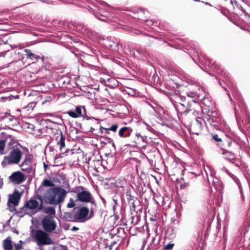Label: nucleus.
<instances>
[{"instance_id":"5fc2aeb1","label":"nucleus","mask_w":250,"mask_h":250,"mask_svg":"<svg viewBox=\"0 0 250 250\" xmlns=\"http://www.w3.org/2000/svg\"><path fill=\"white\" fill-rule=\"evenodd\" d=\"M38 198L39 200H40L41 201V202H42V196L38 195Z\"/></svg>"},{"instance_id":"a878e982","label":"nucleus","mask_w":250,"mask_h":250,"mask_svg":"<svg viewBox=\"0 0 250 250\" xmlns=\"http://www.w3.org/2000/svg\"><path fill=\"white\" fill-rule=\"evenodd\" d=\"M65 137L63 135L62 132L60 131V138L57 142V144L60 145V149L62 150V148L65 146Z\"/></svg>"},{"instance_id":"9b49d317","label":"nucleus","mask_w":250,"mask_h":250,"mask_svg":"<svg viewBox=\"0 0 250 250\" xmlns=\"http://www.w3.org/2000/svg\"><path fill=\"white\" fill-rule=\"evenodd\" d=\"M217 146L220 147L223 152L230 149H234L236 147L238 146L236 142L229 137H226L223 139L221 143L218 144Z\"/></svg>"},{"instance_id":"b1692460","label":"nucleus","mask_w":250,"mask_h":250,"mask_svg":"<svg viewBox=\"0 0 250 250\" xmlns=\"http://www.w3.org/2000/svg\"><path fill=\"white\" fill-rule=\"evenodd\" d=\"M118 127H119L118 125L116 124L112 125L111 126H110L108 128H105V127L101 126L99 131L101 134H102L103 133V130L112 131L115 132L117 131Z\"/></svg>"},{"instance_id":"2f4dec72","label":"nucleus","mask_w":250,"mask_h":250,"mask_svg":"<svg viewBox=\"0 0 250 250\" xmlns=\"http://www.w3.org/2000/svg\"><path fill=\"white\" fill-rule=\"evenodd\" d=\"M155 238H153L151 243L148 246L146 250H157V248L156 247V245L155 244Z\"/></svg>"},{"instance_id":"e433bc0d","label":"nucleus","mask_w":250,"mask_h":250,"mask_svg":"<svg viewBox=\"0 0 250 250\" xmlns=\"http://www.w3.org/2000/svg\"><path fill=\"white\" fill-rule=\"evenodd\" d=\"M212 137L215 141L218 142V144L221 143L222 139L219 138L217 134H212Z\"/></svg>"},{"instance_id":"6e6d98bb","label":"nucleus","mask_w":250,"mask_h":250,"mask_svg":"<svg viewBox=\"0 0 250 250\" xmlns=\"http://www.w3.org/2000/svg\"><path fill=\"white\" fill-rule=\"evenodd\" d=\"M243 2H245L246 3H248L250 2V0H241Z\"/></svg>"},{"instance_id":"c03bdc74","label":"nucleus","mask_w":250,"mask_h":250,"mask_svg":"<svg viewBox=\"0 0 250 250\" xmlns=\"http://www.w3.org/2000/svg\"><path fill=\"white\" fill-rule=\"evenodd\" d=\"M7 204L9 207V210L11 212H13L14 211L16 210V208L14 207H11L9 203H8Z\"/></svg>"},{"instance_id":"3c124183","label":"nucleus","mask_w":250,"mask_h":250,"mask_svg":"<svg viewBox=\"0 0 250 250\" xmlns=\"http://www.w3.org/2000/svg\"><path fill=\"white\" fill-rule=\"evenodd\" d=\"M146 139V136H142L140 140H141L143 142H145V140Z\"/></svg>"},{"instance_id":"69168bd1","label":"nucleus","mask_w":250,"mask_h":250,"mask_svg":"<svg viewBox=\"0 0 250 250\" xmlns=\"http://www.w3.org/2000/svg\"><path fill=\"white\" fill-rule=\"evenodd\" d=\"M193 134H196V135H198L200 132H192Z\"/></svg>"},{"instance_id":"39448f33","label":"nucleus","mask_w":250,"mask_h":250,"mask_svg":"<svg viewBox=\"0 0 250 250\" xmlns=\"http://www.w3.org/2000/svg\"><path fill=\"white\" fill-rule=\"evenodd\" d=\"M33 235L38 246L51 245L53 243L48 234L42 230H34Z\"/></svg>"},{"instance_id":"c9c22d12","label":"nucleus","mask_w":250,"mask_h":250,"mask_svg":"<svg viewBox=\"0 0 250 250\" xmlns=\"http://www.w3.org/2000/svg\"><path fill=\"white\" fill-rule=\"evenodd\" d=\"M174 245V243H169L164 246V250H171Z\"/></svg>"},{"instance_id":"ddd939ff","label":"nucleus","mask_w":250,"mask_h":250,"mask_svg":"<svg viewBox=\"0 0 250 250\" xmlns=\"http://www.w3.org/2000/svg\"><path fill=\"white\" fill-rule=\"evenodd\" d=\"M180 105L183 108V111L181 112L184 115H187L189 112L193 113L196 110V107H199L198 104L193 100L190 103H187L186 104L180 103Z\"/></svg>"},{"instance_id":"423d86ee","label":"nucleus","mask_w":250,"mask_h":250,"mask_svg":"<svg viewBox=\"0 0 250 250\" xmlns=\"http://www.w3.org/2000/svg\"><path fill=\"white\" fill-rule=\"evenodd\" d=\"M70 117L73 118H77L79 117H83L86 120H89L91 119L97 120V119L94 117H90L86 114V110L85 106L83 105H77L75 106V109L70 110L66 112Z\"/></svg>"},{"instance_id":"0eeeda50","label":"nucleus","mask_w":250,"mask_h":250,"mask_svg":"<svg viewBox=\"0 0 250 250\" xmlns=\"http://www.w3.org/2000/svg\"><path fill=\"white\" fill-rule=\"evenodd\" d=\"M118 188H122L123 190L125 191V196L126 199L129 204L132 202V206L133 208H135L134 202L135 200L137 199V197L136 196L134 188L131 185H127L125 184V185H121L120 186L116 185Z\"/></svg>"},{"instance_id":"de8ad7c7","label":"nucleus","mask_w":250,"mask_h":250,"mask_svg":"<svg viewBox=\"0 0 250 250\" xmlns=\"http://www.w3.org/2000/svg\"><path fill=\"white\" fill-rule=\"evenodd\" d=\"M60 247H61V250H68L66 246L60 245Z\"/></svg>"},{"instance_id":"aec40b11","label":"nucleus","mask_w":250,"mask_h":250,"mask_svg":"<svg viewBox=\"0 0 250 250\" xmlns=\"http://www.w3.org/2000/svg\"><path fill=\"white\" fill-rule=\"evenodd\" d=\"M25 55L27 56V59H31V60L36 62L40 58L39 56L33 53L31 51L28 49H24Z\"/></svg>"},{"instance_id":"f3484780","label":"nucleus","mask_w":250,"mask_h":250,"mask_svg":"<svg viewBox=\"0 0 250 250\" xmlns=\"http://www.w3.org/2000/svg\"><path fill=\"white\" fill-rule=\"evenodd\" d=\"M21 193H20L18 190H15L11 195H9L8 203H11L14 206L18 205L19 201L21 199Z\"/></svg>"},{"instance_id":"a18cd8bd","label":"nucleus","mask_w":250,"mask_h":250,"mask_svg":"<svg viewBox=\"0 0 250 250\" xmlns=\"http://www.w3.org/2000/svg\"><path fill=\"white\" fill-rule=\"evenodd\" d=\"M142 135L140 134V133H135V137H136V140L137 141H139L140 140V139L141 138Z\"/></svg>"},{"instance_id":"f257e3e1","label":"nucleus","mask_w":250,"mask_h":250,"mask_svg":"<svg viewBox=\"0 0 250 250\" xmlns=\"http://www.w3.org/2000/svg\"><path fill=\"white\" fill-rule=\"evenodd\" d=\"M193 56L194 57H197L202 64L205 65L208 67V69H211L218 74L222 76H224L228 80L230 79L229 76L228 74L225 72V70L221 69L220 65L216 63L215 62H212L208 57L200 50L198 47H196L195 45H193Z\"/></svg>"},{"instance_id":"7ed1b4c3","label":"nucleus","mask_w":250,"mask_h":250,"mask_svg":"<svg viewBox=\"0 0 250 250\" xmlns=\"http://www.w3.org/2000/svg\"><path fill=\"white\" fill-rule=\"evenodd\" d=\"M97 206H91L86 204L80 207L76 212V218L78 222H84L94 217Z\"/></svg>"},{"instance_id":"9d476101","label":"nucleus","mask_w":250,"mask_h":250,"mask_svg":"<svg viewBox=\"0 0 250 250\" xmlns=\"http://www.w3.org/2000/svg\"><path fill=\"white\" fill-rule=\"evenodd\" d=\"M76 201H79L82 203H89L90 206H97L95 200L91 193L88 191H82L77 195Z\"/></svg>"},{"instance_id":"412c9836","label":"nucleus","mask_w":250,"mask_h":250,"mask_svg":"<svg viewBox=\"0 0 250 250\" xmlns=\"http://www.w3.org/2000/svg\"><path fill=\"white\" fill-rule=\"evenodd\" d=\"M221 170L225 172L228 175H229L235 182V183L239 186V188H240V182L238 179V178L232 174L228 169L225 167H223L221 168Z\"/></svg>"},{"instance_id":"f8f14e48","label":"nucleus","mask_w":250,"mask_h":250,"mask_svg":"<svg viewBox=\"0 0 250 250\" xmlns=\"http://www.w3.org/2000/svg\"><path fill=\"white\" fill-rule=\"evenodd\" d=\"M100 43L106 49L112 51H117L119 49V46L121 45L117 41H115L111 38H106L101 40Z\"/></svg>"},{"instance_id":"a19ab883","label":"nucleus","mask_w":250,"mask_h":250,"mask_svg":"<svg viewBox=\"0 0 250 250\" xmlns=\"http://www.w3.org/2000/svg\"><path fill=\"white\" fill-rule=\"evenodd\" d=\"M189 186L188 183H181L180 185V188L181 189H185Z\"/></svg>"},{"instance_id":"bb28decb","label":"nucleus","mask_w":250,"mask_h":250,"mask_svg":"<svg viewBox=\"0 0 250 250\" xmlns=\"http://www.w3.org/2000/svg\"><path fill=\"white\" fill-rule=\"evenodd\" d=\"M3 248L5 250H11L12 249L11 240L9 237L7 238L3 241Z\"/></svg>"},{"instance_id":"4d7b16f0","label":"nucleus","mask_w":250,"mask_h":250,"mask_svg":"<svg viewBox=\"0 0 250 250\" xmlns=\"http://www.w3.org/2000/svg\"><path fill=\"white\" fill-rule=\"evenodd\" d=\"M13 232L17 234H19V231L16 229H14Z\"/></svg>"},{"instance_id":"c756f323","label":"nucleus","mask_w":250,"mask_h":250,"mask_svg":"<svg viewBox=\"0 0 250 250\" xmlns=\"http://www.w3.org/2000/svg\"><path fill=\"white\" fill-rule=\"evenodd\" d=\"M55 184L54 182L49 179H44L42 183L41 186L46 187H52L54 186Z\"/></svg>"},{"instance_id":"a211bd4d","label":"nucleus","mask_w":250,"mask_h":250,"mask_svg":"<svg viewBox=\"0 0 250 250\" xmlns=\"http://www.w3.org/2000/svg\"><path fill=\"white\" fill-rule=\"evenodd\" d=\"M133 129L130 127L124 126L121 127L118 132V135L122 138H127L130 136Z\"/></svg>"},{"instance_id":"6ab92c4d","label":"nucleus","mask_w":250,"mask_h":250,"mask_svg":"<svg viewBox=\"0 0 250 250\" xmlns=\"http://www.w3.org/2000/svg\"><path fill=\"white\" fill-rule=\"evenodd\" d=\"M234 149H230L224 152H222V154L224 155L225 158L234 164V161L236 160V157L235 154L232 152Z\"/></svg>"},{"instance_id":"37998d69","label":"nucleus","mask_w":250,"mask_h":250,"mask_svg":"<svg viewBox=\"0 0 250 250\" xmlns=\"http://www.w3.org/2000/svg\"><path fill=\"white\" fill-rule=\"evenodd\" d=\"M35 105H36L35 103H30L28 104L27 107L28 108H31L32 109H33V108L35 107Z\"/></svg>"},{"instance_id":"f03ea898","label":"nucleus","mask_w":250,"mask_h":250,"mask_svg":"<svg viewBox=\"0 0 250 250\" xmlns=\"http://www.w3.org/2000/svg\"><path fill=\"white\" fill-rule=\"evenodd\" d=\"M67 191L60 187L50 188L46 190L44 198L46 202L51 205H58L62 203L66 195Z\"/></svg>"},{"instance_id":"ea45409f","label":"nucleus","mask_w":250,"mask_h":250,"mask_svg":"<svg viewBox=\"0 0 250 250\" xmlns=\"http://www.w3.org/2000/svg\"><path fill=\"white\" fill-rule=\"evenodd\" d=\"M38 209L36 211H34L32 212L33 214H35L38 211L41 210L43 209V202H41L40 205L39 204V206L38 207Z\"/></svg>"},{"instance_id":"774afa93","label":"nucleus","mask_w":250,"mask_h":250,"mask_svg":"<svg viewBox=\"0 0 250 250\" xmlns=\"http://www.w3.org/2000/svg\"><path fill=\"white\" fill-rule=\"evenodd\" d=\"M194 1H196V2H204L203 1H201V0H193Z\"/></svg>"},{"instance_id":"4c0bfd02","label":"nucleus","mask_w":250,"mask_h":250,"mask_svg":"<svg viewBox=\"0 0 250 250\" xmlns=\"http://www.w3.org/2000/svg\"><path fill=\"white\" fill-rule=\"evenodd\" d=\"M75 204L74 201L73 199L70 198L69 200V202L67 205V207L68 208H72L75 207Z\"/></svg>"},{"instance_id":"8fccbe9b","label":"nucleus","mask_w":250,"mask_h":250,"mask_svg":"<svg viewBox=\"0 0 250 250\" xmlns=\"http://www.w3.org/2000/svg\"><path fill=\"white\" fill-rule=\"evenodd\" d=\"M28 128H31L32 130H34L35 126H34V125H33L32 124H29Z\"/></svg>"},{"instance_id":"13d9d810","label":"nucleus","mask_w":250,"mask_h":250,"mask_svg":"<svg viewBox=\"0 0 250 250\" xmlns=\"http://www.w3.org/2000/svg\"><path fill=\"white\" fill-rule=\"evenodd\" d=\"M180 98H181V100L182 101H185L186 100V97H185L184 96L183 97H181Z\"/></svg>"},{"instance_id":"72a5a7b5","label":"nucleus","mask_w":250,"mask_h":250,"mask_svg":"<svg viewBox=\"0 0 250 250\" xmlns=\"http://www.w3.org/2000/svg\"><path fill=\"white\" fill-rule=\"evenodd\" d=\"M93 15L98 19L101 21H104L105 20L104 19L105 18V16L103 14H101L100 13L93 11Z\"/></svg>"},{"instance_id":"6e6552de","label":"nucleus","mask_w":250,"mask_h":250,"mask_svg":"<svg viewBox=\"0 0 250 250\" xmlns=\"http://www.w3.org/2000/svg\"><path fill=\"white\" fill-rule=\"evenodd\" d=\"M205 118L206 120H204V122L207 127L209 125L217 130H221L222 125L224 124L221 118L208 115L207 117H205Z\"/></svg>"},{"instance_id":"dca6fc26","label":"nucleus","mask_w":250,"mask_h":250,"mask_svg":"<svg viewBox=\"0 0 250 250\" xmlns=\"http://www.w3.org/2000/svg\"><path fill=\"white\" fill-rule=\"evenodd\" d=\"M10 180L17 184H20L24 182L26 178L24 174L20 171L13 172L9 177Z\"/></svg>"},{"instance_id":"e2e57ef3","label":"nucleus","mask_w":250,"mask_h":250,"mask_svg":"<svg viewBox=\"0 0 250 250\" xmlns=\"http://www.w3.org/2000/svg\"><path fill=\"white\" fill-rule=\"evenodd\" d=\"M32 34H33L35 36H37L38 35V34L35 32H32Z\"/></svg>"},{"instance_id":"cd10ccee","label":"nucleus","mask_w":250,"mask_h":250,"mask_svg":"<svg viewBox=\"0 0 250 250\" xmlns=\"http://www.w3.org/2000/svg\"><path fill=\"white\" fill-rule=\"evenodd\" d=\"M1 48L4 50L3 52H1L0 54H3V56L5 53L9 51L12 48V46L10 44H7L4 42L3 44H0Z\"/></svg>"},{"instance_id":"338daca9","label":"nucleus","mask_w":250,"mask_h":250,"mask_svg":"<svg viewBox=\"0 0 250 250\" xmlns=\"http://www.w3.org/2000/svg\"><path fill=\"white\" fill-rule=\"evenodd\" d=\"M109 130H105V133L106 134H109Z\"/></svg>"},{"instance_id":"49530a36","label":"nucleus","mask_w":250,"mask_h":250,"mask_svg":"<svg viewBox=\"0 0 250 250\" xmlns=\"http://www.w3.org/2000/svg\"><path fill=\"white\" fill-rule=\"evenodd\" d=\"M16 250H19L21 248L22 246L21 244H15Z\"/></svg>"},{"instance_id":"09e8293b","label":"nucleus","mask_w":250,"mask_h":250,"mask_svg":"<svg viewBox=\"0 0 250 250\" xmlns=\"http://www.w3.org/2000/svg\"><path fill=\"white\" fill-rule=\"evenodd\" d=\"M79 229L78 227L73 226L71 229V230L73 231H75L78 230Z\"/></svg>"},{"instance_id":"58836bf2","label":"nucleus","mask_w":250,"mask_h":250,"mask_svg":"<svg viewBox=\"0 0 250 250\" xmlns=\"http://www.w3.org/2000/svg\"><path fill=\"white\" fill-rule=\"evenodd\" d=\"M7 116H9L10 117L9 118V120L10 121H12L13 120V119H14V117L13 116H11L10 114L9 113H5V115L1 116L0 118L1 120H3L5 118H6V117H7Z\"/></svg>"},{"instance_id":"bf43d9fd","label":"nucleus","mask_w":250,"mask_h":250,"mask_svg":"<svg viewBox=\"0 0 250 250\" xmlns=\"http://www.w3.org/2000/svg\"><path fill=\"white\" fill-rule=\"evenodd\" d=\"M73 53H74V55H75L77 58H78V54L77 52H73Z\"/></svg>"},{"instance_id":"4be33fe9","label":"nucleus","mask_w":250,"mask_h":250,"mask_svg":"<svg viewBox=\"0 0 250 250\" xmlns=\"http://www.w3.org/2000/svg\"><path fill=\"white\" fill-rule=\"evenodd\" d=\"M135 192L137 196H141L143 195L144 191V188L142 184L138 182L137 184H135V188H134Z\"/></svg>"},{"instance_id":"052dcab7","label":"nucleus","mask_w":250,"mask_h":250,"mask_svg":"<svg viewBox=\"0 0 250 250\" xmlns=\"http://www.w3.org/2000/svg\"><path fill=\"white\" fill-rule=\"evenodd\" d=\"M111 144L112 145V146L114 148V149H115V145L114 142L113 141Z\"/></svg>"},{"instance_id":"f704fd0d","label":"nucleus","mask_w":250,"mask_h":250,"mask_svg":"<svg viewBox=\"0 0 250 250\" xmlns=\"http://www.w3.org/2000/svg\"><path fill=\"white\" fill-rule=\"evenodd\" d=\"M5 145V141L3 140H0V153L3 154V150Z\"/></svg>"},{"instance_id":"c85d7f7f","label":"nucleus","mask_w":250,"mask_h":250,"mask_svg":"<svg viewBox=\"0 0 250 250\" xmlns=\"http://www.w3.org/2000/svg\"><path fill=\"white\" fill-rule=\"evenodd\" d=\"M8 146L9 149L10 150H12L14 147H22V146L20 144H19L16 141H14L12 139H11L10 141L8 142Z\"/></svg>"},{"instance_id":"603ef678","label":"nucleus","mask_w":250,"mask_h":250,"mask_svg":"<svg viewBox=\"0 0 250 250\" xmlns=\"http://www.w3.org/2000/svg\"><path fill=\"white\" fill-rule=\"evenodd\" d=\"M107 142L108 143H111L113 141V140L112 139H111L109 137L107 138Z\"/></svg>"},{"instance_id":"2eb2a0df","label":"nucleus","mask_w":250,"mask_h":250,"mask_svg":"<svg viewBox=\"0 0 250 250\" xmlns=\"http://www.w3.org/2000/svg\"><path fill=\"white\" fill-rule=\"evenodd\" d=\"M38 206V202L31 198L29 201H27L25 203L24 205L22 208H20L21 213L22 214H25L26 209L29 208L30 209H34L37 208Z\"/></svg>"},{"instance_id":"864d4df0","label":"nucleus","mask_w":250,"mask_h":250,"mask_svg":"<svg viewBox=\"0 0 250 250\" xmlns=\"http://www.w3.org/2000/svg\"><path fill=\"white\" fill-rule=\"evenodd\" d=\"M43 167L45 170L48 167V165L45 164V163H43Z\"/></svg>"},{"instance_id":"5701e85b","label":"nucleus","mask_w":250,"mask_h":250,"mask_svg":"<svg viewBox=\"0 0 250 250\" xmlns=\"http://www.w3.org/2000/svg\"><path fill=\"white\" fill-rule=\"evenodd\" d=\"M64 218L65 219L70 222H77V219L76 218V213L73 214L71 212H65Z\"/></svg>"},{"instance_id":"20e7f679","label":"nucleus","mask_w":250,"mask_h":250,"mask_svg":"<svg viewBox=\"0 0 250 250\" xmlns=\"http://www.w3.org/2000/svg\"><path fill=\"white\" fill-rule=\"evenodd\" d=\"M22 155V152L19 147H14L11 150L9 155L5 156L2 166L3 167L4 163L10 165L12 164H18L20 162Z\"/></svg>"},{"instance_id":"473e14b6","label":"nucleus","mask_w":250,"mask_h":250,"mask_svg":"<svg viewBox=\"0 0 250 250\" xmlns=\"http://www.w3.org/2000/svg\"><path fill=\"white\" fill-rule=\"evenodd\" d=\"M44 211L45 213H48L51 215H54L56 213L54 208L52 207H49L48 208H45Z\"/></svg>"},{"instance_id":"79ce46f5","label":"nucleus","mask_w":250,"mask_h":250,"mask_svg":"<svg viewBox=\"0 0 250 250\" xmlns=\"http://www.w3.org/2000/svg\"><path fill=\"white\" fill-rule=\"evenodd\" d=\"M146 22H148L147 24L149 25H153L155 23H156V24H157V21H153V20H150V21L147 20Z\"/></svg>"},{"instance_id":"680f3d73","label":"nucleus","mask_w":250,"mask_h":250,"mask_svg":"<svg viewBox=\"0 0 250 250\" xmlns=\"http://www.w3.org/2000/svg\"><path fill=\"white\" fill-rule=\"evenodd\" d=\"M95 129L94 128H93L92 127H91L90 128V132H93V130H94Z\"/></svg>"},{"instance_id":"393cba45","label":"nucleus","mask_w":250,"mask_h":250,"mask_svg":"<svg viewBox=\"0 0 250 250\" xmlns=\"http://www.w3.org/2000/svg\"><path fill=\"white\" fill-rule=\"evenodd\" d=\"M76 29L82 33H87L88 28L83 23H78L76 25Z\"/></svg>"},{"instance_id":"0e129e2a","label":"nucleus","mask_w":250,"mask_h":250,"mask_svg":"<svg viewBox=\"0 0 250 250\" xmlns=\"http://www.w3.org/2000/svg\"><path fill=\"white\" fill-rule=\"evenodd\" d=\"M70 80L69 79H67V82H66L68 84H69L70 83Z\"/></svg>"},{"instance_id":"1a4fd4ad","label":"nucleus","mask_w":250,"mask_h":250,"mask_svg":"<svg viewBox=\"0 0 250 250\" xmlns=\"http://www.w3.org/2000/svg\"><path fill=\"white\" fill-rule=\"evenodd\" d=\"M41 224L42 229L47 232H53L56 229L57 226L56 222L50 215H46L43 217L42 220Z\"/></svg>"},{"instance_id":"4468645a","label":"nucleus","mask_w":250,"mask_h":250,"mask_svg":"<svg viewBox=\"0 0 250 250\" xmlns=\"http://www.w3.org/2000/svg\"><path fill=\"white\" fill-rule=\"evenodd\" d=\"M33 156L30 154H26L22 163L20 165L21 170L27 173L31 172L32 169Z\"/></svg>"},{"instance_id":"7c9ffc66","label":"nucleus","mask_w":250,"mask_h":250,"mask_svg":"<svg viewBox=\"0 0 250 250\" xmlns=\"http://www.w3.org/2000/svg\"><path fill=\"white\" fill-rule=\"evenodd\" d=\"M196 127L199 128L200 130L202 129L203 125L202 124V119L201 118L196 119V123L193 125V129H194V128H196Z\"/></svg>"}]
</instances>
